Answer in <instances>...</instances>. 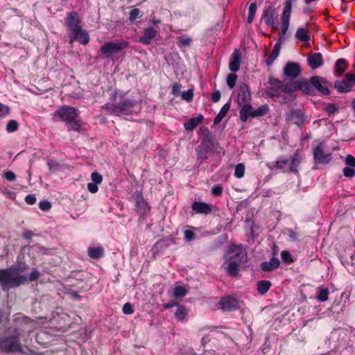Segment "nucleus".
Instances as JSON below:
<instances>
[{"instance_id":"obj_1","label":"nucleus","mask_w":355,"mask_h":355,"mask_svg":"<svg viewBox=\"0 0 355 355\" xmlns=\"http://www.w3.org/2000/svg\"><path fill=\"white\" fill-rule=\"evenodd\" d=\"M27 281L26 276L19 275L14 269L0 270V284L3 289L17 287Z\"/></svg>"},{"instance_id":"obj_2","label":"nucleus","mask_w":355,"mask_h":355,"mask_svg":"<svg viewBox=\"0 0 355 355\" xmlns=\"http://www.w3.org/2000/svg\"><path fill=\"white\" fill-rule=\"evenodd\" d=\"M301 162V159L298 154H295L291 159L286 157H279L271 166L272 169H288V171L297 173V168Z\"/></svg>"},{"instance_id":"obj_3","label":"nucleus","mask_w":355,"mask_h":355,"mask_svg":"<svg viewBox=\"0 0 355 355\" xmlns=\"http://www.w3.org/2000/svg\"><path fill=\"white\" fill-rule=\"evenodd\" d=\"M133 107V103L129 100L121 101L117 105L107 103L102 108L107 111L110 114L120 115L128 114Z\"/></svg>"},{"instance_id":"obj_4","label":"nucleus","mask_w":355,"mask_h":355,"mask_svg":"<svg viewBox=\"0 0 355 355\" xmlns=\"http://www.w3.org/2000/svg\"><path fill=\"white\" fill-rule=\"evenodd\" d=\"M129 43L127 41H122L121 42H107L101 46L100 51L106 57H110L112 54L118 53L126 49Z\"/></svg>"},{"instance_id":"obj_5","label":"nucleus","mask_w":355,"mask_h":355,"mask_svg":"<svg viewBox=\"0 0 355 355\" xmlns=\"http://www.w3.org/2000/svg\"><path fill=\"white\" fill-rule=\"evenodd\" d=\"M355 86V74L347 73L341 80H336L334 83V87L338 92L347 93L352 91Z\"/></svg>"},{"instance_id":"obj_6","label":"nucleus","mask_w":355,"mask_h":355,"mask_svg":"<svg viewBox=\"0 0 355 355\" xmlns=\"http://www.w3.org/2000/svg\"><path fill=\"white\" fill-rule=\"evenodd\" d=\"M227 253L230 255V261H235L242 264L247 261V252L241 245H231Z\"/></svg>"},{"instance_id":"obj_7","label":"nucleus","mask_w":355,"mask_h":355,"mask_svg":"<svg viewBox=\"0 0 355 355\" xmlns=\"http://www.w3.org/2000/svg\"><path fill=\"white\" fill-rule=\"evenodd\" d=\"M269 86L266 90L268 97L282 98L284 94L283 83L275 78H270L268 81Z\"/></svg>"},{"instance_id":"obj_8","label":"nucleus","mask_w":355,"mask_h":355,"mask_svg":"<svg viewBox=\"0 0 355 355\" xmlns=\"http://www.w3.org/2000/svg\"><path fill=\"white\" fill-rule=\"evenodd\" d=\"M78 110L73 107H62L54 114V117H58L62 121L69 122L78 117Z\"/></svg>"},{"instance_id":"obj_9","label":"nucleus","mask_w":355,"mask_h":355,"mask_svg":"<svg viewBox=\"0 0 355 355\" xmlns=\"http://www.w3.org/2000/svg\"><path fill=\"white\" fill-rule=\"evenodd\" d=\"M311 84L313 86V89L315 88L319 92L324 95H328L330 94L329 87L331 85L327 80L321 76H312L310 78Z\"/></svg>"},{"instance_id":"obj_10","label":"nucleus","mask_w":355,"mask_h":355,"mask_svg":"<svg viewBox=\"0 0 355 355\" xmlns=\"http://www.w3.org/2000/svg\"><path fill=\"white\" fill-rule=\"evenodd\" d=\"M213 147V141L209 136H206L202 140L198 148V156L199 159H206L208 158V154L211 152Z\"/></svg>"},{"instance_id":"obj_11","label":"nucleus","mask_w":355,"mask_h":355,"mask_svg":"<svg viewBox=\"0 0 355 355\" xmlns=\"http://www.w3.org/2000/svg\"><path fill=\"white\" fill-rule=\"evenodd\" d=\"M298 81H290L283 83L284 94L282 95V103L292 101L294 98L293 93L298 90Z\"/></svg>"},{"instance_id":"obj_12","label":"nucleus","mask_w":355,"mask_h":355,"mask_svg":"<svg viewBox=\"0 0 355 355\" xmlns=\"http://www.w3.org/2000/svg\"><path fill=\"white\" fill-rule=\"evenodd\" d=\"M135 197L137 212L141 216H144L149 212L150 207L144 199L142 193L141 192H136Z\"/></svg>"},{"instance_id":"obj_13","label":"nucleus","mask_w":355,"mask_h":355,"mask_svg":"<svg viewBox=\"0 0 355 355\" xmlns=\"http://www.w3.org/2000/svg\"><path fill=\"white\" fill-rule=\"evenodd\" d=\"M313 155L315 162L319 164L329 163L331 159V153L324 151L322 144L314 148Z\"/></svg>"},{"instance_id":"obj_14","label":"nucleus","mask_w":355,"mask_h":355,"mask_svg":"<svg viewBox=\"0 0 355 355\" xmlns=\"http://www.w3.org/2000/svg\"><path fill=\"white\" fill-rule=\"evenodd\" d=\"M218 304L223 311H230L237 308L238 301L232 296H226L222 297Z\"/></svg>"},{"instance_id":"obj_15","label":"nucleus","mask_w":355,"mask_h":355,"mask_svg":"<svg viewBox=\"0 0 355 355\" xmlns=\"http://www.w3.org/2000/svg\"><path fill=\"white\" fill-rule=\"evenodd\" d=\"M80 20L77 12H71L68 14L66 19V25L67 28L73 33L81 28L80 26Z\"/></svg>"},{"instance_id":"obj_16","label":"nucleus","mask_w":355,"mask_h":355,"mask_svg":"<svg viewBox=\"0 0 355 355\" xmlns=\"http://www.w3.org/2000/svg\"><path fill=\"white\" fill-rule=\"evenodd\" d=\"M301 71L300 64L296 62H288L284 69V75L291 79L298 77Z\"/></svg>"},{"instance_id":"obj_17","label":"nucleus","mask_w":355,"mask_h":355,"mask_svg":"<svg viewBox=\"0 0 355 355\" xmlns=\"http://www.w3.org/2000/svg\"><path fill=\"white\" fill-rule=\"evenodd\" d=\"M6 350L8 352H16L21 351V346L17 338L9 337L3 341Z\"/></svg>"},{"instance_id":"obj_18","label":"nucleus","mask_w":355,"mask_h":355,"mask_svg":"<svg viewBox=\"0 0 355 355\" xmlns=\"http://www.w3.org/2000/svg\"><path fill=\"white\" fill-rule=\"evenodd\" d=\"M241 54L239 49H234L229 64V68L232 72H236L239 70L241 65Z\"/></svg>"},{"instance_id":"obj_19","label":"nucleus","mask_w":355,"mask_h":355,"mask_svg":"<svg viewBox=\"0 0 355 355\" xmlns=\"http://www.w3.org/2000/svg\"><path fill=\"white\" fill-rule=\"evenodd\" d=\"M307 61L309 65L313 69H317L323 64L322 55L320 53H310Z\"/></svg>"},{"instance_id":"obj_20","label":"nucleus","mask_w":355,"mask_h":355,"mask_svg":"<svg viewBox=\"0 0 355 355\" xmlns=\"http://www.w3.org/2000/svg\"><path fill=\"white\" fill-rule=\"evenodd\" d=\"M158 31L153 27H148L144 29V35L139 38V42L148 45L152 40L157 35Z\"/></svg>"},{"instance_id":"obj_21","label":"nucleus","mask_w":355,"mask_h":355,"mask_svg":"<svg viewBox=\"0 0 355 355\" xmlns=\"http://www.w3.org/2000/svg\"><path fill=\"white\" fill-rule=\"evenodd\" d=\"M251 98L249 87L246 84L240 85L238 95V103L239 105L247 103Z\"/></svg>"},{"instance_id":"obj_22","label":"nucleus","mask_w":355,"mask_h":355,"mask_svg":"<svg viewBox=\"0 0 355 355\" xmlns=\"http://www.w3.org/2000/svg\"><path fill=\"white\" fill-rule=\"evenodd\" d=\"M287 119L291 123L300 126L304 124V116L300 110H292L287 116Z\"/></svg>"},{"instance_id":"obj_23","label":"nucleus","mask_w":355,"mask_h":355,"mask_svg":"<svg viewBox=\"0 0 355 355\" xmlns=\"http://www.w3.org/2000/svg\"><path fill=\"white\" fill-rule=\"evenodd\" d=\"M72 34L73 37L70 40V43H72L74 40H78L83 44H87L89 41V34L82 28H80L78 31L72 33Z\"/></svg>"},{"instance_id":"obj_24","label":"nucleus","mask_w":355,"mask_h":355,"mask_svg":"<svg viewBox=\"0 0 355 355\" xmlns=\"http://www.w3.org/2000/svg\"><path fill=\"white\" fill-rule=\"evenodd\" d=\"M263 19L268 26L271 27L273 30H277L278 27L275 25V17L272 8H268L264 11Z\"/></svg>"},{"instance_id":"obj_25","label":"nucleus","mask_w":355,"mask_h":355,"mask_svg":"<svg viewBox=\"0 0 355 355\" xmlns=\"http://www.w3.org/2000/svg\"><path fill=\"white\" fill-rule=\"evenodd\" d=\"M279 266V261L277 258H272L269 261L261 263L260 268L263 271L268 272L273 270Z\"/></svg>"},{"instance_id":"obj_26","label":"nucleus","mask_w":355,"mask_h":355,"mask_svg":"<svg viewBox=\"0 0 355 355\" xmlns=\"http://www.w3.org/2000/svg\"><path fill=\"white\" fill-rule=\"evenodd\" d=\"M192 208L195 211L200 214H207L211 211V207L209 204L201 202H194Z\"/></svg>"},{"instance_id":"obj_27","label":"nucleus","mask_w":355,"mask_h":355,"mask_svg":"<svg viewBox=\"0 0 355 355\" xmlns=\"http://www.w3.org/2000/svg\"><path fill=\"white\" fill-rule=\"evenodd\" d=\"M203 116L200 114L196 117L190 119L184 123V126L187 130H193L203 121Z\"/></svg>"},{"instance_id":"obj_28","label":"nucleus","mask_w":355,"mask_h":355,"mask_svg":"<svg viewBox=\"0 0 355 355\" xmlns=\"http://www.w3.org/2000/svg\"><path fill=\"white\" fill-rule=\"evenodd\" d=\"M298 90H301L303 93L306 94H312L314 91L313 89V86L311 84L310 80H302L298 81Z\"/></svg>"},{"instance_id":"obj_29","label":"nucleus","mask_w":355,"mask_h":355,"mask_svg":"<svg viewBox=\"0 0 355 355\" xmlns=\"http://www.w3.org/2000/svg\"><path fill=\"white\" fill-rule=\"evenodd\" d=\"M253 114V110L250 104L245 103L241 107L240 111V118L243 122H245L248 117H251V114Z\"/></svg>"},{"instance_id":"obj_30","label":"nucleus","mask_w":355,"mask_h":355,"mask_svg":"<svg viewBox=\"0 0 355 355\" xmlns=\"http://www.w3.org/2000/svg\"><path fill=\"white\" fill-rule=\"evenodd\" d=\"M230 108V105L229 103L225 104L222 108L220 109L219 113L216 115L214 120V123L215 125H218L221 122L223 119L225 117V116L228 112Z\"/></svg>"},{"instance_id":"obj_31","label":"nucleus","mask_w":355,"mask_h":355,"mask_svg":"<svg viewBox=\"0 0 355 355\" xmlns=\"http://www.w3.org/2000/svg\"><path fill=\"white\" fill-rule=\"evenodd\" d=\"M104 254V249L102 247H90L88 248V254L92 259H98Z\"/></svg>"},{"instance_id":"obj_32","label":"nucleus","mask_w":355,"mask_h":355,"mask_svg":"<svg viewBox=\"0 0 355 355\" xmlns=\"http://www.w3.org/2000/svg\"><path fill=\"white\" fill-rule=\"evenodd\" d=\"M295 36L297 40L302 42H309L310 40L309 31L304 28H299L297 30Z\"/></svg>"},{"instance_id":"obj_33","label":"nucleus","mask_w":355,"mask_h":355,"mask_svg":"<svg viewBox=\"0 0 355 355\" xmlns=\"http://www.w3.org/2000/svg\"><path fill=\"white\" fill-rule=\"evenodd\" d=\"M242 263H239L235 261H230L227 268V272L229 275L235 277L239 273V268Z\"/></svg>"},{"instance_id":"obj_34","label":"nucleus","mask_w":355,"mask_h":355,"mask_svg":"<svg viewBox=\"0 0 355 355\" xmlns=\"http://www.w3.org/2000/svg\"><path fill=\"white\" fill-rule=\"evenodd\" d=\"M279 50H280V44H276L274 46L271 53L270 54L268 59L266 60V64L268 66H270L272 64V62H274V60L278 57L279 53Z\"/></svg>"},{"instance_id":"obj_35","label":"nucleus","mask_w":355,"mask_h":355,"mask_svg":"<svg viewBox=\"0 0 355 355\" xmlns=\"http://www.w3.org/2000/svg\"><path fill=\"white\" fill-rule=\"evenodd\" d=\"M187 315V311L186 307L182 305L178 304V307L175 313V317L178 320L182 321L186 318Z\"/></svg>"},{"instance_id":"obj_36","label":"nucleus","mask_w":355,"mask_h":355,"mask_svg":"<svg viewBox=\"0 0 355 355\" xmlns=\"http://www.w3.org/2000/svg\"><path fill=\"white\" fill-rule=\"evenodd\" d=\"M271 283L269 281H260L257 283V291L261 295L265 294L270 288Z\"/></svg>"},{"instance_id":"obj_37","label":"nucleus","mask_w":355,"mask_h":355,"mask_svg":"<svg viewBox=\"0 0 355 355\" xmlns=\"http://www.w3.org/2000/svg\"><path fill=\"white\" fill-rule=\"evenodd\" d=\"M268 112V106L267 105H263L258 107L257 110H253V114H251V117L262 116L267 114Z\"/></svg>"},{"instance_id":"obj_38","label":"nucleus","mask_w":355,"mask_h":355,"mask_svg":"<svg viewBox=\"0 0 355 355\" xmlns=\"http://www.w3.org/2000/svg\"><path fill=\"white\" fill-rule=\"evenodd\" d=\"M318 294L316 296V298L318 301L325 302L328 300L329 297V290L328 288H324L322 287L318 288Z\"/></svg>"},{"instance_id":"obj_39","label":"nucleus","mask_w":355,"mask_h":355,"mask_svg":"<svg viewBox=\"0 0 355 355\" xmlns=\"http://www.w3.org/2000/svg\"><path fill=\"white\" fill-rule=\"evenodd\" d=\"M192 42V39L186 36H181L177 39V43L180 48L190 46Z\"/></svg>"},{"instance_id":"obj_40","label":"nucleus","mask_w":355,"mask_h":355,"mask_svg":"<svg viewBox=\"0 0 355 355\" xmlns=\"http://www.w3.org/2000/svg\"><path fill=\"white\" fill-rule=\"evenodd\" d=\"M347 68V64L345 59H338L336 63V71L339 73H343Z\"/></svg>"},{"instance_id":"obj_41","label":"nucleus","mask_w":355,"mask_h":355,"mask_svg":"<svg viewBox=\"0 0 355 355\" xmlns=\"http://www.w3.org/2000/svg\"><path fill=\"white\" fill-rule=\"evenodd\" d=\"M257 3L255 2L250 3V7H249V15H248V22L249 24H251L253 21V20L254 19V15H255V13L257 11Z\"/></svg>"},{"instance_id":"obj_42","label":"nucleus","mask_w":355,"mask_h":355,"mask_svg":"<svg viewBox=\"0 0 355 355\" xmlns=\"http://www.w3.org/2000/svg\"><path fill=\"white\" fill-rule=\"evenodd\" d=\"M245 168L243 164H238L235 167L234 175L238 178H241L244 176Z\"/></svg>"},{"instance_id":"obj_43","label":"nucleus","mask_w":355,"mask_h":355,"mask_svg":"<svg viewBox=\"0 0 355 355\" xmlns=\"http://www.w3.org/2000/svg\"><path fill=\"white\" fill-rule=\"evenodd\" d=\"M187 293V289L181 286H176L174 288L173 295L175 297H183Z\"/></svg>"},{"instance_id":"obj_44","label":"nucleus","mask_w":355,"mask_h":355,"mask_svg":"<svg viewBox=\"0 0 355 355\" xmlns=\"http://www.w3.org/2000/svg\"><path fill=\"white\" fill-rule=\"evenodd\" d=\"M237 78V75L234 73L228 74L227 77V84L230 89L234 87Z\"/></svg>"},{"instance_id":"obj_45","label":"nucleus","mask_w":355,"mask_h":355,"mask_svg":"<svg viewBox=\"0 0 355 355\" xmlns=\"http://www.w3.org/2000/svg\"><path fill=\"white\" fill-rule=\"evenodd\" d=\"M67 125L69 126V130H80L81 128V123L79 120H77L76 119H73L72 121H70L67 123Z\"/></svg>"},{"instance_id":"obj_46","label":"nucleus","mask_w":355,"mask_h":355,"mask_svg":"<svg viewBox=\"0 0 355 355\" xmlns=\"http://www.w3.org/2000/svg\"><path fill=\"white\" fill-rule=\"evenodd\" d=\"M18 127V123L15 120H10L6 125V130L8 132H12L16 131Z\"/></svg>"},{"instance_id":"obj_47","label":"nucleus","mask_w":355,"mask_h":355,"mask_svg":"<svg viewBox=\"0 0 355 355\" xmlns=\"http://www.w3.org/2000/svg\"><path fill=\"white\" fill-rule=\"evenodd\" d=\"M140 17H141L140 10L138 8H134L130 12L129 20L130 21H134Z\"/></svg>"},{"instance_id":"obj_48","label":"nucleus","mask_w":355,"mask_h":355,"mask_svg":"<svg viewBox=\"0 0 355 355\" xmlns=\"http://www.w3.org/2000/svg\"><path fill=\"white\" fill-rule=\"evenodd\" d=\"M281 257L284 262L286 263H291L293 261L291 254L286 250H284L281 253Z\"/></svg>"},{"instance_id":"obj_49","label":"nucleus","mask_w":355,"mask_h":355,"mask_svg":"<svg viewBox=\"0 0 355 355\" xmlns=\"http://www.w3.org/2000/svg\"><path fill=\"white\" fill-rule=\"evenodd\" d=\"M92 180L93 183L100 184L103 181V177L98 172H93L91 175Z\"/></svg>"},{"instance_id":"obj_50","label":"nucleus","mask_w":355,"mask_h":355,"mask_svg":"<svg viewBox=\"0 0 355 355\" xmlns=\"http://www.w3.org/2000/svg\"><path fill=\"white\" fill-rule=\"evenodd\" d=\"M324 110L329 114H334L338 111V107L334 103H329L326 105Z\"/></svg>"},{"instance_id":"obj_51","label":"nucleus","mask_w":355,"mask_h":355,"mask_svg":"<svg viewBox=\"0 0 355 355\" xmlns=\"http://www.w3.org/2000/svg\"><path fill=\"white\" fill-rule=\"evenodd\" d=\"M193 91L191 89H189L186 92H184L182 94V98L183 100H185L188 102H190L192 101L193 99Z\"/></svg>"},{"instance_id":"obj_52","label":"nucleus","mask_w":355,"mask_h":355,"mask_svg":"<svg viewBox=\"0 0 355 355\" xmlns=\"http://www.w3.org/2000/svg\"><path fill=\"white\" fill-rule=\"evenodd\" d=\"M343 174L347 178H353L355 175V170L352 168L345 167L343 169Z\"/></svg>"},{"instance_id":"obj_53","label":"nucleus","mask_w":355,"mask_h":355,"mask_svg":"<svg viewBox=\"0 0 355 355\" xmlns=\"http://www.w3.org/2000/svg\"><path fill=\"white\" fill-rule=\"evenodd\" d=\"M181 85L178 83H175L173 84L172 85V94L174 95V96H178L180 93V89H181Z\"/></svg>"},{"instance_id":"obj_54","label":"nucleus","mask_w":355,"mask_h":355,"mask_svg":"<svg viewBox=\"0 0 355 355\" xmlns=\"http://www.w3.org/2000/svg\"><path fill=\"white\" fill-rule=\"evenodd\" d=\"M39 207L43 211H48L51 209V205L49 201L44 200L40 202Z\"/></svg>"},{"instance_id":"obj_55","label":"nucleus","mask_w":355,"mask_h":355,"mask_svg":"<svg viewBox=\"0 0 355 355\" xmlns=\"http://www.w3.org/2000/svg\"><path fill=\"white\" fill-rule=\"evenodd\" d=\"M222 193H223V187L220 185H217L216 187H214L211 189V193L214 196H221Z\"/></svg>"},{"instance_id":"obj_56","label":"nucleus","mask_w":355,"mask_h":355,"mask_svg":"<svg viewBox=\"0 0 355 355\" xmlns=\"http://www.w3.org/2000/svg\"><path fill=\"white\" fill-rule=\"evenodd\" d=\"M123 312L125 314H132L134 311L130 303L127 302L123 306Z\"/></svg>"},{"instance_id":"obj_57","label":"nucleus","mask_w":355,"mask_h":355,"mask_svg":"<svg viewBox=\"0 0 355 355\" xmlns=\"http://www.w3.org/2000/svg\"><path fill=\"white\" fill-rule=\"evenodd\" d=\"M345 164L347 166L355 167V158L352 155H348L345 157Z\"/></svg>"},{"instance_id":"obj_58","label":"nucleus","mask_w":355,"mask_h":355,"mask_svg":"<svg viewBox=\"0 0 355 355\" xmlns=\"http://www.w3.org/2000/svg\"><path fill=\"white\" fill-rule=\"evenodd\" d=\"M4 178L8 181H14L16 179V175L12 171H8L4 173Z\"/></svg>"},{"instance_id":"obj_59","label":"nucleus","mask_w":355,"mask_h":355,"mask_svg":"<svg viewBox=\"0 0 355 355\" xmlns=\"http://www.w3.org/2000/svg\"><path fill=\"white\" fill-rule=\"evenodd\" d=\"M87 189L91 193H95L98 190V184L96 183L89 182L87 184Z\"/></svg>"},{"instance_id":"obj_60","label":"nucleus","mask_w":355,"mask_h":355,"mask_svg":"<svg viewBox=\"0 0 355 355\" xmlns=\"http://www.w3.org/2000/svg\"><path fill=\"white\" fill-rule=\"evenodd\" d=\"M25 202L28 205H33L36 202V198L34 195L29 194L25 198Z\"/></svg>"},{"instance_id":"obj_61","label":"nucleus","mask_w":355,"mask_h":355,"mask_svg":"<svg viewBox=\"0 0 355 355\" xmlns=\"http://www.w3.org/2000/svg\"><path fill=\"white\" fill-rule=\"evenodd\" d=\"M39 272L37 270H33L28 277V280L31 282L35 281L39 278Z\"/></svg>"},{"instance_id":"obj_62","label":"nucleus","mask_w":355,"mask_h":355,"mask_svg":"<svg viewBox=\"0 0 355 355\" xmlns=\"http://www.w3.org/2000/svg\"><path fill=\"white\" fill-rule=\"evenodd\" d=\"M8 113H9L8 107H7L0 103V116H6V115L8 114Z\"/></svg>"},{"instance_id":"obj_63","label":"nucleus","mask_w":355,"mask_h":355,"mask_svg":"<svg viewBox=\"0 0 355 355\" xmlns=\"http://www.w3.org/2000/svg\"><path fill=\"white\" fill-rule=\"evenodd\" d=\"M184 238L187 241H191L195 238V234L191 230H186L184 232Z\"/></svg>"},{"instance_id":"obj_64","label":"nucleus","mask_w":355,"mask_h":355,"mask_svg":"<svg viewBox=\"0 0 355 355\" xmlns=\"http://www.w3.org/2000/svg\"><path fill=\"white\" fill-rule=\"evenodd\" d=\"M220 98V91L217 90V91H215L214 92H213V94H211V100L213 102L216 103V102L219 101Z\"/></svg>"}]
</instances>
